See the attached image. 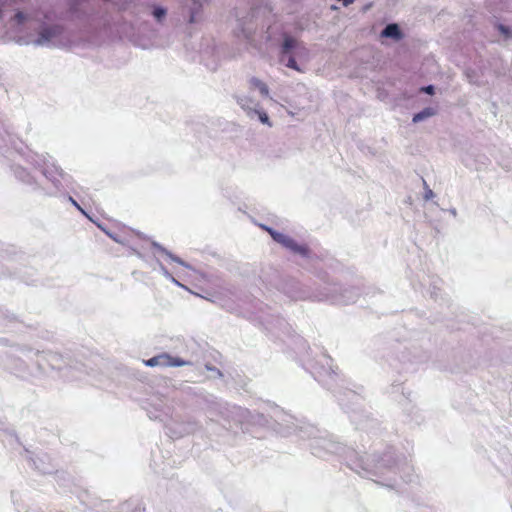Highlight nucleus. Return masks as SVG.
<instances>
[{
  "label": "nucleus",
  "instance_id": "obj_11",
  "mask_svg": "<svg viewBox=\"0 0 512 512\" xmlns=\"http://www.w3.org/2000/svg\"><path fill=\"white\" fill-rule=\"evenodd\" d=\"M26 17H25V14L21 11H18L15 15H14V20L18 23V24H22L24 21H25Z\"/></svg>",
  "mask_w": 512,
  "mask_h": 512
},
{
  "label": "nucleus",
  "instance_id": "obj_1",
  "mask_svg": "<svg viewBox=\"0 0 512 512\" xmlns=\"http://www.w3.org/2000/svg\"><path fill=\"white\" fill-rule=\"evenodd\" d=\"M144 364L149 367L162 366V367H179L189 364V362L179 358L172 357L167 353H162L154 356L148 360H144Z\"/></svg>",
  "mask_w": 512,
  "mask_h": 512
},
{
  "label": "nucleus",
  "instance_id": "obj_14",
  "mask_svg": "<svg viewBox=\"0 0 512 512\" xmlns=\"http://www.w3.org/2000/svg\"><path fill=\"white\" fill-rule=\"evenodd\" d=\"M433 195L432 191L429 190L427 193H426V198L429 199L431 196Z\"/></svg>",
  "mask_w": 512,
  "mask_h": 512
},
{
  "label": "nucleus",
  "instance_id": "obj_8",
  "mask_svg": "<svg viewBox=\"0 0 512 512\" xmlns=\"http://www.w3.org/2000/svg\"><path fill=\"white\" fill-rule=\"evenodd\" d=\"M165 14L166 10L161 7H157L153 11V15L157 20H161L165 16Z\"/></svg>",
  "mask_w": 512,
  "mask_h": 512
},
{
  "label": "nucleus",
  "instance_id": "obj_9",
  "mask_svg": "<svg viewBox=\"0 0 512 512\" xmlns=\"http://www.w3.org/2000/svg\"><path fill=\"white\" fill-rule=\"evenodd\" d=\"M258 116H259V120L263 123V124H267L269 126H271V123L269 122V117L268 115L263 112V111H258Z\"/></svg>",
  "mask_w": 512,
  "mask_h": 512
},
{
  "label": "nucleus",
  "instance_id": "obj_2",
  "mask_svg": "<svg viewBox=\"0 0 512 512\" xmlns=\"http://www.w3.org/2000/svg\"><path fill=\"white\" fill-rule=\"evenodd\" d=\"M262 228L264 230H266L270 235L271 237L278 243L282 244L283 246L293 250V251H297V252H304V248H300L296 242L290 238L289 236H286L280 232H277L275 230H273L272 228L270 227H267V226H262Z\"/></svg>",
  "mask_w": 512,
  "mask_h": 512
},
{
  "label": "nucleus",
  "instance_id": "obj_10",
  "mask_svg": "<svg viewBox=\"0 0 512 512\" xmlns=\"http://www.w3.org/2000/svg\"><path fill=\"white\" fill-rule=\"evenodd\" d=\"M286 66L291 68V69H294L296 71H300V68L298 67L297 62H296L294 57H290L288 59V62L286 64Z\"/></svg>",
  "mask_w": 512,
  "mask_h": 512
},
{
  "label": "nucleus",
  "instance_id": "obj_6",
  "mask_svg": "<svg viewBox=\"0 0 512 512\" xmlns=\"http://www.w3.org/2000/svg\"><path fill=\"white\" fill-rule=\"evenodd\" d=\"M296 45V40L293 37L286 36L284 38L283 46H282V53L286 54L288 53L292 48H294Z\"/></svg>",
  "mask_w": 512,
  "mask_h": 512
},
{
  "label": "nucleus",
  "instance_id": "obj_12",
  "mask_svg": "<svg viewBox=\"0 0 512 512\" xmlns=\"http://www.w3.org/2000/svg\"><path fill=\"white\" fill-rule=\"evenodd\" d=\"M422 90L428 94L434 93V87L432 85L426 86V87L422 88Z\"/></svg>",
  "mask_w": 512,
  "mask_h": 512
},
{
  "label": "nucleus",
  "instance_id": "obj_5",
  "mask_svg": "<svg viewBox=\"0 0 512 512\" xmlns=\"http://www.w3.org/2000/svg\"><path fill=\"white\" fill-rule=\"evenodd\" d=\"M435 114V109L428 107L422 110L421 112L417 113L413 117V122L417 123L419 121H422L430 116H433Z\"/></svg>",
  "mask_w": 512,
  "mask_h": 512
},
{
  "label": "nucleus",
  "instance_id": "obj_7",
  "mask_svg": "<svg viewBox=\"0 0 512 512\" xmlns=\"http://www.w3.org/2000/svg\"><path fill=\"white\" fill-rule=\"evenodd\" d=\"M56 30V28L44 29L40 34V42L50 41L56 35Z\"/></svg>",
  "mask_w": 512,
  "mask_h": 512
},
{
  "label": "nucleus",
  "instance_id": "obj_13",
  "mask_svg": "<svg viewBox=\"0 0 512 512\" xmlns=\"http://www.w3.org/2000/svg\"><path fill=\"white\" fill-rule=\"evenodd\" d=\"M70 200L75 207H77L80 211L83 212L82 208L79 206V204L73 198H70Z\"/></svg>",
  "mask_w": 512,
  "mask_h": 512
},
{
  "label": "nucleus",
  "instance_id": "obj_4",
  "mask_svg": "<svg viewBox=\"0 0 512 512\" xmlns=\"http://www.w3.org/2000/svg\"><path fill=\"white\" fill-rule=\"evenodd\" d=\"M250 86L253 89H258L263 96H268V94H269V89H268L267 85L258 78H255V77L251 78Z\"/></svg>",
  "mask_w": 512,
  "mask_h": 512
},
{
  "label": "nucleus",
  "instance_id": "obj_15",
  "mask_svg": "<svg viewBox=\"0 0 512 512\" xmlns=\"http://www.w3.org/2000/svg\"><path fill=\"white\" fill-rule=\"evenodd\" d=\"M500 29H501L502 32H507L506 28L504 26H502V25H500Z\"/></svg>",
  "mask_w": 512,
  "mask_h": 512
},
{
  "label": "nucleus",
  "instance_id": "obj_3",
  "mask_svg": "<svg viewBox=\"0 0 512 512\" xmlns=\"http://www.w3.org/2000/svg\"><path fill=\"white\" fill-rule=\"evenodd\" d=\"M383 37L400 38L401 32L397 24H389L382 31Z\"/></svg>",
  "mask_w": 512,
  "mask_h": 512
}]
</instances>
